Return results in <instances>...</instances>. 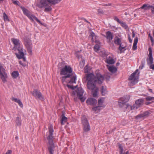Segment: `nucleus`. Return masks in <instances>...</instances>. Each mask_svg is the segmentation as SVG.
<instances>
[{"instance_id": "24", "label": "nucleus", "mask_w": 154, "mask_h": 154, "mask_svg": "<svg viewBox=\"0 0 154 154\" xmlns=\"http://www.w3.org/2000/svg\"><path fill=\"white\" fill-rule=\"evenodd\" d=\"M151 5L147 4H144L140 8L143 9L145 10H148L151 8Z\"/></svg>"}, {"instance_id": "15", "label": "nucleus", "mask_w": 154, "mask_h": 154, "mask_svg": "<svg viewBox=\"0 0 154 154\" xmlns=\"http://www.w3.org/2000/svg\"><path fill=\"white\" fill-rule=\"evenodd\" d=\"M15 54L16 57L19 59H23L24 61H26V59L24 57V54L23 51V50L18 52V53H16Z\"/></svg>"}, {"instance_id": "35", "label": "nucleus", "mask_w": 154, "mask_h": 154, "mask_svg": "<svg viewBox=\"0 0 154 154\" xmlns=\"http://www.w3.org/2000/svg\"><path fill=\"white\" fill-rule=\"evenodd\" d=\"M119 146V148L120 149L119 154H124L123 153V149L122 146L121 144H118Z\"/></svg>"}, {"instance_id": "5", "label": "nucleus", "mask_w": 154, "mask_h": 154, "mask_svg": "<svg viewBox=\"0 0 154 154\" xmlns=\"http://www.w3.org/2000/svg\"><path fill=\"white\" fill-rule=\"evenodd\" d=\"M60 74L61 75L69 74L71 76L73 75L72 70V68L69 66L65 65V66L62 68L61 69Z\"/></svg>"}, {"instance_id": "49", "label": "nucleus", "mask_w": 154, "mask_h": 154, "mask_svg": "<svg viewBox=\"0 0 154 154\" xmlns=\"http://www.w3.org/2000/svg\"><path fill=\"white\" fill-rule=\"evenodd\" d=\"M100 5H102V6H111L112 5V4L111 3H108V4H100Z\"/></svg>"}, {"instance_id": "37", "label": "nucleus", "mask_w": 154, "mask_h": 154, "mask_svg": "<svg viewBox=\"0 0 154 154\" xmlns=\"http://www.w3.org/2000/svg\"><path fill=\"white\" fill-rule=\"evenodd\" d=\"M121 26L125 29H127L128 27V26L125 22L121 21L119 23Z\"/></svg>"}, {"instance_id": "55", "label": "nucleus", "mask_w": 154, "mask_h": 154, "mask_svg": "<svg viewBox=\"0 0 154 154\" xmlns=\"http://www.w3.org/2000/svg\"><path fill=\"white\" fill-rule=\"evenodd\" d=\"M76 94H77L76 91H73L72 93V96H74Z\"/></svg>"}, {"instance_id": "10", "label": "nucleus", "mask_w": 154, "mask_h": 154, "mask_svg": "<svg viewBox=\"0 0 154 154\" xmlns=\"http://www.w3.org/2000/svg\"><path fill=\"white\" fill-rule=\"evenodd\" d=\"M77 96L82 102H84L85 99L82 96L84 91L81 87H79L76 90Z\"/></svg>"}, {"instance_id": "28", "label": "nucleus", "mask_w": 154, "mask_h": 154, "mask_svg": "<svg viewBox=\"0 0 154 154\" xmlns=\"http://www.w3.org/2000/svg\"><path fill=\"white\" fill-rule=\"evenodd\" d=\"M101 94L102 95L104 96L107 92L106 88H104V86H102L101 88Z\"/></svg>"}, {"instance_id": "33", "label": "nucleus", "mask_w": 154, "mask_h": 154, "mask_svg": "<svg viewBox=\"0 0 154 154\" xmlns=\"http://www.w3.org/2000/svg\"><path fill=\"white\" fill-rule=\"evenodd\" d=\"M72 75V77L71 78L69 82L72 83H75V80L76 79V76L75 75Z\"/></svg>"}, {"instance_id": "41", "label": "nucleus", "mask_w": 154, "mask_h": 154, "mask_svg": "<svg viewBox=\"0 0 154 154\" xmlns=\"http://www.w3.org/2000/svg\"><path fill=\"white\" fill-rule=\"evenodd\" d=\"M12 100L14 101L16 103H17L18 104L21 102L20 100L18 99L17 98L13 97L12 98Z\"/></svg>"}, {"instance_id": "39", "label": "nucleus", "mask_w": 154, "mask_h": 154, "mask_svg": "<svg viewBox=\"0 0 154 154\" xmlns=\"http://www.w3.org/2000/svg\"><path fill=\"white\" fill-rule=\"evenodd\" d=\"M89 36L92 37V40L93 41H94V40L96 38V36L95 34V33L93 32H92L91 35H90Z\"/></svg>"}, {"instance_id": "61", "label": "nucleus", "mask_w": 154, "mask_h": 154, "mask_svg": "<svg viewBox=\"0 0 154 154\" xmlns=\"http://www.w3.org/2000/svg\"><path fill=\"white\" fill-rule=\"evenodd\" d=\"M83 19L85 22H87V23H90V22L88 21L85 19L83 18Z\"/></svg>"}, {"instance_id": "26", "label": "nucleus", "mask_w": 154, "mask_h": 154, "mask_svg": "<svg viewBox=\"0 0 154 154\" xmlns=\"http://www.w3.org/2000/svg\"><path fill=\"white\" fill-rule=\"evenodd\" d=\"M62 118L61 120V125L64 124L63 122H66L67 121V118L63 114H62L61 116Z\"/></svg>"}, {"instance_id": "31", "label": "nucleus", "mask_w": 154, "mask_h": 154, "mask_svg": "<svg viewBox=\"0 0 154 154\" xmlns=\"http://www.w3.org/2000/svg\"><path fill=\"white\" fill-rule=\"evenodd\" d=\"M21 9L22 10L23 14L26 15L27 14H28L29 13H30L29 12V11L24 7H21Z\"/></svg>"}, {"instance_id": "46", "label": "nucleus", "mask_w": 154, "mask_h": 154, "mask_svg": "<svg viewBox=\"0 0 154 154\" xmlns=\"http://www.w3.org/2000/svg\"><path fill=\"white\" fill-rule=\"evenodd\" d=\"M119 46V50L120 51V53H121L122 52V50L125 48V47H122V45H120Z\"/></svg>"}, {"instance_id": "19", "label": "nucleus", "mask_w": 154, "mask_h": 154, "mask_svg": "<svg viewBox=\"0 0 154 154\" xmlns=\"http://www.w3.org/2000/svg\"><path fill=\"white\" fill-rule=\"evenodd\" d=\"M106 38L108 40L109 42H110L113 38V33H112L110 31H108L106 32Z\"/></svg>"}, {"instance_id": "47", "label": "nucleus", "mask_w": 154, "mask_h": 154, "mask_svg": "<svg viewBox=\"0 0 154 154\" xmlns=\"http://www.w3.org/2000/svg\"><path fill=\"white\" fill-rule=\"evenodd\" d=\"M151 12L152 14H154V4L151 6Z\"/></svg>"}, {"instance_id": "32", "label": "nucleus", "mask_w": 154, "mask_h": 154, "mask_svg": "<svg viewBox=\"0 0 154 154\" xmlns=\"http://www.w3.org/2000/svg\"><path fill=\"white\" fill-rule=\"evenodd\" d=\"M71 77V75L69 74H67L64 76H62L61 77V80L63 82L66 81V79L67 78H70Z\"/></svg>"}, {"instance_id": "3", "label": "nucleus", "mask_w": 154, "mask_h": 154, "mask_svg": "<svg viewBox=\"0 0 154 154\" xmlns=\"http://www.w3.org/2000/svg\"><path fill=\"white\" fill-rule=\"evenodd\" d=\"M35 5L40 8H45L44 11L46 12L51 11L52 9L48 0H40L39 2H36Z\"/></svg>"}, {"instance_id": "44", "label": "nucleus", "mask_w": 154, "mask_h": 154, "mask_svg": "<svg viewBox=\"0 0 154 154\" xmlns=\"http://www.w3.org/2000/svg\"><path fill=\"white\" fill-rule=\"evenodd\" d=\"M67 86L69 88L71 89L72 90H74L75 88H76L77 87V86L74 87L73 85H67Z\"/></svg>"}, {"instance_id": "34", "label": "nucleus", "mask_w": 154, "mask_h": 154, "mask_svg": "<svg viewBox=\"0 0 154 154\" xmlns=\"http://www.w3.org/2000/svg\"><path fill=\"white\" fill-rule=\"evenodd\" d=\"M106 62L107 63L109 64H113L114 63L115 61H114V60L112 58L110 59H106Z\"/></svg>"}, {"instance_id": "30", "label": "nucleus", "mask_w": 154, "mask_h": 154, "mask_svg": "<svg viewBox=\"0 0 154 154\" xmlns=\"http://www.w3.org/2000/svg\"><path fill=\"white\" fill-rule=\"evenodd\" d=\"M83 129L85 132L88 131L90 130V127L89 124L83 126Z\"/></svg>"}, {"instance_id": "9", "label": "nucleus", "mask_w": 154, "mask_h": 154, "mask_svg": "<svg viewBox=\"0 0 154 154\" xmlns=\"http://www.w3.org/2000/svg\"><path fill=\"white\" fill-rule=\"evenodd\" d=\"M0 77L4 83L6 82V79L7 77V75L5 72V70L2 64L0 63Z\"/></svg>"}, {"instance_id": "2", "label": "nucleus", "mask_w": 154, "mask_h": 154, "mask_svg": "<svg viewBox=\"0 0 154 154\" xmlns=\"http://www.w3.org/2000/svg\"><path fill=\"white\" fill-rule=\"evenodd\" d=\"M48 129V134L47 137V140L48 141L47 145L48 150L50 154H54L55 146L53 141L54 137L53 136L54 131L53 126L51 125H50Z\"/></svg>"}, {"instance_id": "20", "label": "nucleus", "mask_w": 154, "mask_h": 154, "mask_svg": "<svg viewBox=\"0 0 154 154\" xmlns=\"http://www.w3.org/2000/svg\"><path fill=\"white\" fill-rule=\"evenodd\" d=\"M81 121L83 126L89 124L87 119L85 116H82L81 118Z\"/></svg>"}, {"instance_id": "57", "label": "nucleus", "mask_w": 154, "mask_h": 154, "mask_svg": "<svg viewBox=\"0 0 154 154\" xmlns=\"http://www.w3.org/2000/svg\"><path fill=\"white\" fill-rule=\"evenodd\" d=\"M13 2L15 5H18V2H19L17 1H14Z\"/></svg>"}, {"instance_id": "1", "label": "nucleus", "mask_w": 154, "mask_h": 154, "mask_svg": "<svg viewBox=\"0 0 154 154\" xmlns=\"http://www.w3.org/2000/svg\"><path fill=\"white\" fill-rule=\"evenodd\" d=\"M86 77L88 81L87 88L92 91L93 97H97L98 89L96 87V84L97 83L100 84H102L104 79V77L100 73L97 72L96 75L92 73L87 74Z\"/></svg>"}, {"instance_id": "40", "label": "nucleus", "mask_w": 154, "mask_h": 154, "mask_svg": "<svg viewBox=\"0 0 154 154\" xmlns=\"http://www.w3.org/2000/svg\"><path fill=\"white\" fill-rule=\"evenodd\" d=\"M97 11L98 12V14L99 15L104 14V11L102 9L99 8L97 9Z\"/></svg>"}, {"instance_id": "63", "label": "nucleus", "mask_w": 154, "mask_h": 154, "mask_svg": "<svg viewBox=\"0 0 154 154\" xmlns=\"http://www.w3.org/2000/svg\"><path fill=\"white\" fill-rule=\"evenodd\" d=\"M151 102H146V105H149V104H150V103H151Z\"/></svg>"}, {"instance_id": "11", "label": "nucleus", "mask_w": 154, "mask_h": 154, "mask_svg": "<svg viewBox=\"0 0 154 154\" xmlns=\"http://www.w3.org/2000/svg\"><path fill=\"white\" fill-rule=\"evenodd\" d=\"M148 51L149 53L148 55V57L146 58V60L147 64L149 66L151 64L153 63V59L152 57V50L151 48H149Z\"/></svg>"}, {"instance_id": "53", "label": "nucleus", "mask_w": 154, "mask_h": 154, "mask_svg": "<svg viewBox=\"0 0 154 154\" xmlns=\"http://www.w3.org/2000/svg\"><path fill=\"white\" fill-rule=\"evenodd\" d=\"M138 41V38L137 37H136V38H135L134 39V43L137 44Z\"/></svg>"}, {"instance_id": "6", "label": "nucleus", "mask_w": 154, "mask_h": 154, "mask_svg": "<svg viewBox=\"0 0 154 154\" xmlns=\"http://www.w3.org/2000/svg\"><path fill=\"white\" fill-rule=\"evenodd\" d=\"M138 69H137L135 72L132 73L128 78V80H131L130 82V85H134L137 83L138 82V76L136 75L138 72Z\"/></svg>"}, {"instance_id": "8", "label": "nucleus", "mask_w": 154, "mask_h": 154, "mask_svg": "<svg viewBox=\"0 0 154 154\" xmlns=\"http://www.w3.org/2000/svg\"><path fill=\"white\" fill-rule=\"evenodd\" d=\"M24 41L25 46L27 48L28 53L29 54L32 55V45L31 41L29 38H26L24 39Z\"/></svg>"}, {"instance_id": "18", "label": "nucleus", "mask_w": 154, "mask_h": 154, "mask_svg": "<svg viewBox=\"0 0 154 154\" xmlns=\"http://www.w3.org/2000/svg\"><path fill=\"white\" fill-rule=\"evenodd\" d=\"M26 16L32 21H33V19H34L38 23L42 25L41 21L39 20L36 17L33 15L31 14L30 13L28 14H27Z\"/></svg>"}, {"instance_id": "52", "label": "nucleus", "mask_w": 154, "mask_h": 154, "mask_svg": "<svg viewBox=\"0 0 154 154\" xmlns=\"http://www.w3.org/2000/svg\"><path fill=\"white\" fill-rule=\"evenodd\" d=\"M114 19L116 21L119 23L121 22L117 17H115Z\"/></svg>"}, {"instance_id": "23", "label": "nucleus", "mask_w": 154, "mask_h": 154, "mask_svg": "<svg viewBox=\"0 0 154 154\" xmlns=\"http://www.w3.org/2000/svg\"><path fill=\"white\" fill-rule=\"evenodd\" d=\"M108 69L109 71L112 73H115L117 71V68L113 66H109Z\"/></svg>"}, {"instance_id": "17", "label": "nucleus", "mask_w": 154, "mask_h": 154, "mask_svg": "<svg viewBox=\"0 0 154 154\" xmlns=\"http://www.w3.org/2000/svg\"><path fill=\"white\" fill-rule=\"evenodd\" d=\"M26 16L32 21H33V19H34L38 23L42 25L41 21L39 20L36 17L33 15L31 14L30 13L28 14H27Z\"/></svg>"}, {"instance_id": "14", "label": "nucleus", "mask_w": 154, "mask_h": 154, "mask_svg": "<svg viewBox=\"0 0 154 154\" xmlns=\"http://www.w3.org/2000/svg\"><path fill=\"white\" fill-rule=\"evenodd\" d=\"M32 94L36 98H38L41 100L44 99V97L42 96L41 93L37 89L34 90L32 93Z\"/></svg>"}, {"instance_id": "21", "label": "nucleus", "mask_w": 154, "mask_h": 154, "mask_svg": "<svg viewBox=\"0 0 154 154\" xmlns=\"http://www.w3.org/2000/svg\"><path fill=\"white\" fill-rule=\"evenodd\" d=\"M62 0H48L50 5H55L60 2Z\"/></svg>"}, {"instance_id": "13", "label": "nucleus", "mask_w": 154, "mask_h": 154, "mask_svg": "<svg viewBox=\"0 0 154 154\" xmlns=\"http://www.w3.org/2000/svg\"><path fill=\"white\" fill-rule=\"evenodd\" d=\"M150 114V113L149 111H146L143 112L140 114L136 116L135 118L137 119H144L148 117Z\"/></svg>"}, {"instance_id": "36", "label": "nucleus", "mask_w": 154, "mask_h": 154, "mask_svg": "<svg viewBox=\"0 0 154 154\" xmlns=\"http://www.w3.org/2000/svg\"><path fill=\"white\" fill-rule=\"evenodd\" d=\"M3 17L5 21H9V19L8 16L5 12L3 13Z\"/></svg>"}, {"instance_id": "56", "label": "nucleus", "mask_w": 154, "mask_h": 154, "mask_svg": "<svg viewBox=\"0 0 154 154\" xmlns=\"http://www.w3.org/2000/svg\"><path fill=\"white\" fill-rule=\"evenodd\" d=\"M12 151L11 150H9L7 151L5 154H11Z\"/></svg>"}, {"instance_id": "60", "label": "nucleus", "mask_w": 154, "mask_h": 154, "mask_svg": "<svg viewBox=\"0 0 154 154\" xmlns=\"http://www.w3.org/2000/svg\"><path fill=\"white\" fill-rule=\"evenodd\" d=\"M135 33H134V32L133 31L132 32V37L133 38H134V36H135Z\"/></svg>"}, {"instance_id": "22", "label": "nucleus", "mask_w": 154, "mask_h": 154, "mask_svg": "<svg viewBox=\"0 0 154 154\" xmlns=\"http://www.w3.org/2000/svg\"><path fill=\"white\" fill-rule=\"evenodd\" d=\"M114 40V43L115 44L118 45H122L121 40L120 38L118 37L117 36H116Z\"/></svg>"}, {"instance_id": "43", "label": "nucleus", "mask_w": 154, "mask_h": 154, "mask_svg": "<svg viewBox=\"0 0 154 154\" xmlns=\"http://www.w3.org/2000/svg\"><path fill=\"white\" fill-rule=\"evenodd\" d=\"M94 49L95 51H97L100 50V47L97 45H96L94 47Z\"/></svg>"}, {"instance_id": "59", "label": "nucleus", "mask_w": 154, "mask_h": 154, "mask_svg": "<svg viewBox=\"0 0 154 154\" xmlns=\"http://www.w3.org/2000/svg\"><path fill=\"white\" fill-rule=\"evenodd\" d=\"M19 105L21 107H23V104L22 103V102H21L19 104Z\"/></svg>"}, {"instance_id": "29", "label": "nucleus", "mask_w": 154, "mask_h": 154, "mask_svg": "<svg viewBox=\"0 0 154 154\" xmlns=\"http://www.w3.org/2000/svg\"><path fill=\"white\" fill-rule=\"evenodd\" d=\"M16 123L17 125L20 126L21 125L20 118L17 117L16 120Z\"/></svg>"}, {"instance_id": "58", "label": "nucleus", "mask_w": 154, "mask_h": 154, "mask_svg": "<svg viewBox=\"0 0 154 154\" xmlns=\"http://www.w3.org/2000/svg\"><path fill=\"white\" fill-rule=\"evenodd\" d=\"M19 63L20 64V65H22V66H25V65H24V64H23V63H22V61H20V60L19 61Z\"/></svg>"}, {"instance_id": "48", "label": "nucleus", "mask_w": 154, "mask_h": 154, "mask_svg": "<svg viewBox=\"0 0 154 154\" xmlns=\"http://www.w3.org/2000/svg\"><path fill=\"white\" fill-rule=\"evenodd\" d=\"M137 44H133L132 48L133 50H135L137 49Z\"/></svg>"}, {"instance_id": "50", "label": "nucleus", "mask_w": 154, "mask_h": 154, "mask_svg": "<svg viewBox=\"0 0 154 154\" xmlns=\"http://www.w3.org/2000/svg\"><path fill=\"white\" fill-rule=\"evenodd\" d=\"M149 66L150 69L154 70V63L153 64H151Z\"/></svg>"}, {"instance_id": "45", "label": "nucleus", "mask_w": 154, "mask_h": 154, "mask_svg": "<svg viewBox=\"0 0 154 154\" xmlns=\"http://www.w3.org/2000/svg\"><path fill=\"white\" fill-rule=\"evenodd\" d=\"M88 65H86V66L85 67L84 69V72L85 73H88V71L89 69L88 68Z\"/></svg>"}, {"instance_id": "27", "label": "nucleus", "mask_w": 154, "mask_h": 154, "mask_svg": "<svg viewBox=\"0 0 154 154\" xmlns=\"http://www.w3.org/2000/svg\"><path fill=\"white\" fill-rule=\"evenodd\" d=\"M19 74L17 71H13L11 74L12 77L14 79L16 78L19 75Z\"/></svg>"}, {"instance_id": "7", "label": "nucleus", "mask_w": 154, "mask_h": 154, "mask_svg": "<svg viewBox=\"0 0 154 154\" xmlns=\"http://www.w3.org/2000/svg\"><path fill=\"white\" fill-rule=\"evenodd\" d=\"M130 98V96L129 95H126L120 98L118 102L119 106L120 107H124L127 108L128 106L126 103L128 101Z\"/></svg>"}, {"instance_id": "38", "label": "nucleus", "mask_w": 154, "mask_h": 154, "mask_svg": "<svg viewBox=\"0 0 154 154\" xmlns=\"http://www.w3.org/2000/svg\"><path fill=\"white\" fill-rule=\"evenodd\" d=\"M101 107L100 106L98 105V106L93 107L92 109L95 112L97 111H100L101 109Z\"/></svg>"}, {"instance_id": "42", "label": "nucleus", "mask_w": 154, "mask_h": 154, "mask_svg": "<svg viewBox=\"0 0 154 154\" xmlns=\"http://www.w3.org/2000/svg\"><path fill=\"white\" fill-rule=\"evenodd\" d=\"M145 99L147 101L154 100V97H146Z\"/></svg>"}, {"instance_id": "51", "label": "nucleus", "mask_w": 154, "mask_h": 154, "mask_svg": "<svg viewBox=\"0 0 154 154\" xmlns=\"http://www.w3.org/2000/svg\"><path fill=\"white\" fill-rule=\"evenodd\" d=\"M149 36L150 38V39L152 44H153L154 43V40L152 37L151 36L150 34H149Z\"/></svg>"}, {"instance_id": "4", "label": "nucleus", "mask_w": 154, "mask_h": 154, "mask_svg": "<svg viewBox=\"0 0 154 154\" xmlns=\"http://www.w3.org/2000/svg\"><path fill=\"white\" fill-rule=\"evenodd\" d=\"M11 41L14 44L13 49L17 51L18 52L23 50V47L20 45L21 42L17 39L12 38Z\"/></svg>"}, {"instance_id": "64", "label": "nucleus", "mask_w": 154, "mask_h": 154, "mask_svg": "<svg viewBox=\"0 0 154 154\" xmlns=\"http://www.w3.org/2000/svg\"><path fill=\"white\" fill-rule=\"evenodd\" d=\"M119 64H120V63L119 62H118L116 63V65L117 66H119Z\"/></svg>"}, {"instance_id": "12", "label": "nucleus", "mask_w": 154, "mask_h": 154, "mask_svg": "<svg viewBox=\"0 0 154 154\" xmlns=\"http://www.w3.org/2000/svg\"><path fill=\"white\" fill-rule=\"evenodd\" d=\"M143 101V99H140L136 100L135 103L131 106V109L133 110L138 109L142 105Z\"/></svg>"}, {"instance_id": "25", "label": "nucleus", "mask_w": 154, "mask_h": 154, "mask_svg": "<svg viewBox=\"0 0 154 154\" xmlns=\"http://www.w3.org/2000/svg\"><path fill=\"white\" fill-rule=\"evenodd\" d=\"M104 102V99L102 98L98 100V105L100 106L101 107H103V108L105 106L103 105V103Z\"/></svg>"}, {"instance_id": "54", "label": "nucleus", "mask_w": 154, "mask_h": 154, "mask_svg": "<svg viewBox=\"0 0 154 154\" xmlns=\"http://www.w3.org/2000/svg\"><path fill=\"white\" fill-rule=\"evenodd\" d=\"M128 38L129 42L130 43H131L132 42V40L131 38L130 35L129 34L128 35Z\"/></svg>"}, {"instance_id": "16", "label": "nucleus", "mask_w": 154, "mask_h": 154, "mask_svg": "<svg viewBox=\"0 0 154 154\" xmlns=\"http://www.w3.org/2000/svg\"><path fill=\"white\" fill-rule=\"evenodd\" d=\"M86 102L88 105L92 106L95 105L97 103V100L92 98H88Z\"/></svg>"}, {"instance_id": "62", "label": "nucleus", "mask_w": 154, "mask_h": 154, "mask_svg": "<svg viewBox=\"0 0 154 154\" xmlns=\"http://www.w3.org/2000/svg\"><path fill=\"white\" fill-rule=\"evenodd\" d=\"M15 139L17 140H18V136H16L15 137Z\"/></svg>"}]
</instances>
